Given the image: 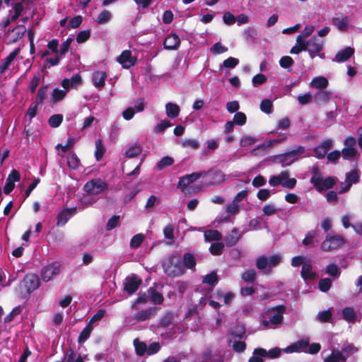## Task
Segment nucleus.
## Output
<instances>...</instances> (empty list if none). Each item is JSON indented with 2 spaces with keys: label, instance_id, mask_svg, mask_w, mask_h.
Wrapping results in <instances>:
<instances>
[{
  "label": "nucleus",
  "instance_id": "nucleus-18",
  "mask_svg": "<svg viewBox=\"0 0 362 362\" xmlns=\"http://www.w3.org/2000/svg\"><path fill=\"white\" fill-rule=\"evenodd\" d=\"M173 320V315L170 313H167L164 314L161 318L160 319L156 329L155 332L157 334H160L161 336L163 335V329L169 327L171 325Z\"/></svg>",
  "mask_w": 362,
  "mask_h": 362
},
{
  "label": "nucleus",
  "instance_id": "nucleus-29",
  "mask_svg": "<svg viewBox=\"0 0 362 362\" xmlns=\"http://www.w3.org/2000/svg\"><path fill=\"white\" fill-rule=\"evenodd\" d=\"M11 32L13 33V38L11 40V43H15L21 39L26 33V28L23 25H18L13 28Z\"/></svg>",
  "mask_w": 362,
  "mask_h": 362
},
{
  "label": "nucleus",
  "instance_id": "nucleus-14",
  "mask_svg": "<svg viewBox=\"0 0 362 362\" xmlns=\"http://www.w3.org/2000/svg\"><path fill=\"white\" fill-rule=\"evenodd\" d=\"M308 347V339L298 340L283 349L284 353L307 352Z\"/></svg>",
  "mask_w": 362,
  "mask_h": 362
},
{
  "label": "nucleus",
  "instance_id": "nucleus-42",
  "mask_svg": "<svg viewBox=\"0 0 362 362\" xmlns=\"http://www.w3.org/2000/svg\"><path fill=\"white\" fill-rule=\"evenodd\" d=\"M204 239L206 242L218 240L221 238V233L216 230H208L204 232Z\"/></svg>",
  "mask_w": 362,
  "mask_h": 362
},
{
  "label": "nucleus",
  "instance_id": "nucleus-21",
  "mask_svg": "<svg viewBox=\"0 0 362 362\" xmlns=\"http://www.w3.org/2000/svg\"><path fill=\"white\" fill-rule=\"evenodd\" d=\"M354 54V49L351 47H345L344 49L339 51L335 55L333 61L338 63L344 62L347 61Z\"/></svg>",
  "mask_w": 362,
  "mask_h": 362
},
{
  "label": "nucleus",
  "instance_id": "nucleus-19",
  "mask_svg": "<svg viewBox=\"0 0 362 362\" xmlns=\"http://www.w3.org/2000/svg\"><path fill=\"white\" fill-rule=\"evenodd\" d=\"M341 316L344 320L349 323H354L361 320V317H358L354 309L351 307L344 308L341 311Z\"/></svg>",
  "mask_w": 362,
  "mask_h": 362
},
{
  "label": "nucleus",
  "instance_id": "nucleus-41",
  "mask_svg": "<svg viewBox=\"0 0 362 362\" xmlns=\"http://www.w3.org/2000/svg\"><path fill=\"white\" fill-rule=\"evenodd\" d=\"M311 84L316 88L323 89L328 86V80L325 77L318 76L313 79Z\"/></svg>",
  "mask_w": 362,
  "mask_h": 362
},
{
  "label": "nucleus",
  "instance_id": "nucleus-63",
  "mask_svg": "<svg viewBox=\"0 0 362 362\" xmlns=\"http://www.w3.org/2000/svg\"><path fill=\"white\" fill-rule=\"evenodd\" d=\"M90 37V31L89 30L80 31L76 36V42L83 43L87 41Z\"/></svg>",
  "mask_w": 362,
  "mask_h": 362
},
{
  "label": "nucleus",
  "instance_id": "nucleus-25",
  "mask_svg": "<svg viewBox=\"0 0 362 362\" xmlns=\"http://www.w3.org/2000/svg\"><path fill=\"white\" fill-rule=\"evenodd\" d=\"M243 234V231H240L238 228H233L226 237V244L228 247L234 245Z\"/></svg>",
  "mask_w": 362,
  "mask_h": 362
},
{
  "label": "nucleus",
  "instance_id": "nucleus-12",
  "mask_svg": "<svg viewBox=\"0 0 362 362\" xmlns=\"http://www.w3.org/2000/svg\"><path fill=\"white\" fill-rule=\"evenodd\" d=\"M141 280L135 275L127 276L124 281V291L129 295H132L139 288Z\"/></svg>",
  "mask_w": 362,
  "mask_h": 362
},
{
  "label": "nucleus",
  "instance_id": "nucleus-53",
  "mask_svg": "<svg viewBox=\"0 0 362 362\" xmlns=\"http://www.w3.org/2000/svg\"><path fill=\"white\" fill-rule=\"evenodd\" d=\"M228 51V47L222 45L219 42H216L211 48L210 52L214 54H221Z\"/></svg>",
  "mask_w": 362,
  "mask_h": 362
},
{
  "label": "nucleus",
  "instance_id": "nucleus-20",
  "mask_svg": "<svg viewBox=\"0 0 362 362\" xmlns=\"http://www.w3.org/2000/svg\"><path fill=\"white\" fill-rule=\"evenodd\" d=\"M107 74L103 71H97L93 74V83L99 90L102 89L105 85Z\"/></svg>",
  "mask_w": 362,
  "mask_h": 362
},
{
  "label": "nucleus",
  "instance_id": "nucleus-3",
  "mask_svg": "<svg viewBox=\"0 0 362 362\" xmlns=\"http://www.w3.org/2000/svg\"><path fill=\"white\" fill-rule=\"evenodd\" d=\"M282 256L279 254L270 257L262 255L256 260V266L264 274H269L273 267H276L281 261Z\"/></svg>",
  "mask_w": 362,
  "mask_h": 362
},
{
  "label": "nucleus",
  "instance_id": "nucleus-6",
  "mask_svg": "<svg viewBox=\"0 0 362 362\" xmlns=\"http://www.w3.org/2000/svg\"><path fill=\"white\" fill-rule=\"evenodd\" d=\"M304 152L305 148L299 146L296 149L276 156L275 160L284 167L288 166L297 160Z\"/></svg>",
  "mask_w": 362,
  "mask_h": 362
},
{
  "label": "nucleus",
  "instance_id": "nucleus-8",
  "mask_svg": "<svg viewBox=\"0 0 362 362\" xmlns=\"http://www.w3.org/2000/svg\"><path fill=\"white\" fill-rule=\"evenodd\" d=\"M108 187L107 183L101 179H93L87 182L83 187L84 191L88 194H99Z\"/></svg>",
  "mask_w": 362,
  "mask_h": 362
},
{
  "label": "nucleus",
  "instance_id": "nucleus-34",
  "mask_svg": "<svg viewBox=\"0 0 362 362\" xmlns=\"http://www.w3.org/2000/svg\"><path fill=\"white\" fill-rule=\"evenodd\" d=\"M184 265V268L193 269L196 266V260L194 255L192 253L187 252L183 255V259L182 260Z\"/></svg>",
  "mask_w": 362,
  "mask_h": 362
},
{
  "label": "nucleus",
  "instance_id": "nucleus-5",
  "mask_svg": "<svg viewBox=\"0 0 362 362\" xmlns=\"http://www.w3.org/2000/svg\"><path fill=\"white\" fill-rule=\"evenodd\" d=\"M163 267L165 274L169 276H179L185 272L182 260L174 255L168 257L164 262Z\"/></svg>",
  "mask_w": 362,
  "mask_h": 362
},
{
  "label": "nucleus",
  "instance_id": "nucleus-2",
  "mask_svg": "<svg viewBox=\"0 0 362 362\" xmlns=\"http://www.w3.org/2000/svg\"><path fill=\"white\" fill-rule=\"evenodd\" d=\"M313 176L310 182L319 192L332 189L336 184V178L334 177H327L323 179L317 168L313 169Z\"/></svg>",
  "mask_w": 362,
  "mask_h": 362
},
{
  "label": "nucleus",
  "instance_id": "nucleus-44",
  "mask_svg": "<svg viewBox=\"0 0 362 362\" xmlns=\"http://www.w3.org/2000/svg\"><path fill=\"white\" fill-rule=\"evenodd\" d=\"M105 149L103 144V141L101 139H98L95 141V159L99 161L102 159L104 156Z\"/></svg>",
  "mask_w": 362,
  "mask_h": 362
},
{
  "label": "nucleus",
  "instance_id": "nucleus-17",
  "mask_svg": "<svg viewBox=\"0 0 362 362\" xmlns=\"http://www.w3.org/2000/svg\"><path fill=\"white\" fill-rule=\"evenodd\" d=\"M180 45V37L175 33H171L170 35H168L163 42V47L165 49L175 50L178 49Z\"/></svg>",
  "mask_w": 362,
  "mask_h": 362
},
{
  "label": "nucleus",
  "instance_id": "nucleus-37",
  "mask_svg": "<svg viewBox=\"0 0 362 362\" xmlns=\"http://www.w3.org/2000/svg\"><path fill=\"white\" fill-rule=\"evenodd\" d=\"M93 327L90 325H87L85 328L81 331L80 333L78 338V342L79 344H83L90 337L92 331H93Z\"/></svg>",
  "mask_w": 362,
  "mask_h": 362
},
{
  "label": "nucleus",
  "instance_id": "nucleus-43",
  "mask_svg": "<svg viewBox=\"0 0 362 362\" xmlns=\"http://www.w3.org/2000/svg\"><path fill=\"white\" fill-rule=\"evenodd\" d=\"M142 148L140 145L136 144L129 146L125 153L127 158H134L141 153Z\"/></svg>",
  "mask_w": 362,
  "mask_h": 362
},
{
  "label": "nucleus",
  "instance_id": "nucleus-10",
  "mask_svg": "<svg viewBox=\"0 0 362 362\" xmlns=\"http://www.w3.org/2000/svg\"><path fill=\"white\" fill-rule=\"evenodd\" d=\"M344 243V240L340 235H327L325 240L322 243L321 249L323 251L336 250Z\"/></svg>",
  "mask_w": 362,
  "mask_h": 362
},
{
  "label": "nucleus",
  "instance_id": "nucleus-49",
  "mask_svg": "<svg viewBox=\"0 0 362 362\" xmlns=\"http://www.w3.org/2000/svg\"><path fill=\"white\" fill-rule=\"evenodd\" d=\"M63 121V115L61 114H56L52 115L49 120V124L51 127L57 128L60 126Z\"/></svg>",
  "mask_w": 362,
  "mask_h": 362
},
{
  "label": "nucleus",
  "instance_id": "nucleus-1",
  "mask_svg": "<svg viewBox=\"0 0 362 362\" xmlns=\"http://www.w3.org/2000/svg\"><path fill=\"white\" fill-rule=\"evenodd\" d=\"M286 308L284 305H279L266 308L262 313L261 326L265 329H276L283 321Z\"/></svg>",
  "mask_w": 362,
  "mask_h": 362
},
{
  "label": "nucleus",
  "instance_id": "nucleus-36",
  "mask_svg": "<svg viewBox=\"0 0 362 362\" xmlns=\"http://www.w3.org/2000/svg\"><path fill=\"white\" fill-rule=\"evenodd\" d=\"M319 242V238L317 233V230H311L305 235L303 240V244L305 245H314L315 243Z\"/></svg>",
  "mask_w": 362,
  "mask_h": 362
},
{
  "label": "nucleus",
  "instance_id": "nucleus-55",
  "mask_svg": "<svg viewBox=\"0 0 362 362\" xmlns=\"http://www.w3.org/2000/svg\"><path fill=\"white\" fill-rule=\"evenodd\" d=\"M211 170L206 172V171H202V172H197L193 173L189 175H186L185 177L189 181V182L191 184L194 182V181L197 180L198 179L206 175L209 173H210Z\"/></svg>",
  "mask_w": 362,
  "mask_h": 362
},
{
  "label": "nucleus",
  "instance_id": "nucleus-61",
  "mask_svg": "<svg viewBox=\"0 0 362 362\" xmlns=\"http://www.w3.org/2000/svg\"><path fill=\"white\" fill-rule=\"evenodd\" d=\"M111 13L110 11L105 10L102 11L97 18V23L104 24L107 23L110 20Z\"/></svg>",
  "mask_w": 362,
  "mask_h": 362
},
{
  "label": "nucleus",
  "instance_id": "nucleus-54",
  "mask_svg": "<svg viewBox=\"0 0 362 362\" xmlns=\"http://www.w3.org/2000/svg\"><path fill=\"white\" fill-rule=\"evenodd\" d=\"M247 121V117L246 115L244 112H237L234 117L233 122L236 125L242 126L244 125L246 123Z\"/></svg>",
  "mask_w": 362,
  "mask_h": 362
},
{
  "label": "nucleus",
  "instance_id": "nucleus-33",
  "mask_svg": "<svg viewBox=\"0 0 362 362\" xmlns=\"http://www.w3.org/2000/svg\"><path fill=\"white\" fill-rule=\"evenodd\" d=\"M267 356V351L262 348L255 349L248 362H264L263 358Z\"/></svg>",
  "mask_w": 362,
  "mask_h": 362
},
{
  "label": "nucleus",
  "instance_id": "nucleus-28",
  "mask_svg": "<svg viewBox=\"0 0 362 362\" xmlns=\"http://www.w3.org/2000/svg\"><path fill=\"white\" fill-rule=\"evenodd\" d=\"M289 177V173L287 170L281 172L279 175L272 176L269 180V183L272 187H276L279 185H282L283 180H286Z\"/></svg>",
  "mask_w": 362,
  "mask_h": 362
},
{
  "label": "nucleus",
  "instance_id": "nucleus-24",
  "mask_svg": "<svg viewBox=\"0 0 362 362\" xmlns=\"http://www.w3.org/2000/svg\"><path fill=\"white\" fill-rule=\"evenodd\" d=\"M76 209H66L62 211L57 216V225H64L76 214Z\"/></svg>",
  "mask_w": 362,
  "mask_h": 362
},
{
  "label": "nucleus",
  "instance_id": "nucleus-48",
  "mask_svg": "<svg viewBox=\"0 0 362 362\" xmlns=\"http://www.w3.org/2000/svg\"><path fill=\"white\" fill-rule=\"evenodd\" d=\"M332 314L329 309L320 312L317 316L316 320L320 322H327L332 319Z\"/></svg>",
  "mask_w": 362,
  "mask_h": 362
},
{
  "label": "nucleus",
  "instance_id": "nucleus-46",
  "mask_svg": "<svg viewBox=\"0 0 362 362\" xmlns=\"http://www.w3.org/2000/svg\"><path fill=\"white\" fill-rule=\"evenodd\" d=\"M343 158L345 160H351L356 156L357 151L355 148L344 147L341 151Z\"/></svg>",
  "mask_w": 362,
  "mask_h": 362
},
{
  "label": "nucleus",
  "instance_id": "nucleus-11",
  "mask_svg": "<svg viewBox=\"0 0 362 362\" xmlns=\"http://www.w3.org/2000/svg\"><path fill=\"white\" fill-rule=\"evenodd\" d=\"M117 61L124 69H128L136 64L137 57L132 56L130 50L126 49L122 52Z\"/></svg>",
  "mask_w": 362,
  "mask_h": 362
},
{
  "label": "nucleus",
  "instance_id": "nucleus-31",
  "mask_svg": "<svg viewBox=\"0 0 362 362\" xmlns=\"http://www.w3.org/2000/svg\"><path fill=\"white\" fill-rule=\"evenodd\" d=\"M166 115L170 118H175L177 117L180 112L179 105L172 103H168L165 105Z\"/></svg>",
  "mask_w": 362,
  "mask_h": 362
},
{
  "label": "nucleus",
  "instance_id": "nucleus-60",
  "mask_svg": "<svg viewBox=\"0 0 362 362\" xmlns=\"http://www.w3.org/2000/svg\"><path fill=\"white\" fill-rule=\"evenodd\" d=\"M293 63L294 61L290 56H284L279 60V65L283 69L290 68Z\"/></svg>",
  "mask_w": 362,
  "mask_h": 362
},
{
  "label": "nucleus",
  "instance_id": "nucleus-13",
  "mask_svg": "<svg viewBox=\"0 0 362 362\" xmlns=\"http://www.w3.org/2000/svg\"><path fill=\"white\" fill-rule=\"evenodd\" d=\"M40 286V279L37 275L30 274H27L21 284V286L25 287L28 293H31L36 290Z\"/></svg>",
  "mask_w": 362,
  "mask_h": 362
},
{
  "label": "nucleus",
  "instance_id": "nucleus-39",
  "mask_svg": "<svg viewBox=\"0 0 362 362\" xmlns=\"http://www.w3.org/2000/svg\"><path fill=\"white\" fill-rule=\"evenodd\" d=\"M359 180V174L357 170H352L350 172L346 173L345 182L347 184H350L352 186L353 184H356Z\"/></svg>",
  "mask_w": 362,
  "mask_h": 362
},
{
  "label": "nucleus",
  "instance_id": "nucleus-45",
  "mask_svg": "<svg viewBox=\"0 0 362 362\" xmlns=\"http://www.w3.org/2000/svg\"><path fill=\"white\" fill-rule=\"evenodd\" d=\"M174 163V159L170 156H165L162 158L156 164L158 170H160L165 167L170 166Z\"/></svg>",
  "mask_w": 362,
  "mask_h": 362
},
{
  "label": "nucleus",
  "instance_id": "nucleus-50",
  "mask_svg": "<svg viewBox=\"0 0 362 362\" xmlns=\"http://www.w3.org/2000/svg\"><path fill=\"white\" fill-rule=\"evenodd\" d=\"M329 99V94L325 90H320L315 95V101L317 103H325Z\"/></svg>",
  "mask_w": 362,
  "mask_h": 362
},
{
  "label": "nucleus",
  "instance_id": "nucleus-7",
  "mask_svg": "<svg viewBox=\"0 0 362 362\" xmlns=\"http://www.w3.org/2000/svg\"><path fill=\"white\" fill-rule=\"evenodd\" d=\"M308 51L309 56L311 59H314L318 56L320 59L325 58V54L322 52L324 45L322 40L314 36L308 40Z\"/></svg>",
  "mask_w": 362,
  "mask_h": 362
},
{
  "label": "nucleus",
  "instance_id": "nucleus-62",
  "mask_svg": "<svg viewBox=\"0 0 362 362\" xmlns=\"http://www.w3.org/2000/svg\"><path fill=\"white\" fill-rule=\"evenodd\" d=\"M223 247V243H214L211 245L209 250L212 255H219L221 254Z\"/></svg>",
  "mask_w": 362,
  "mask_h": 362
},
{
  "label": "nucleus",
  "instance_id": "nucleus-56",
  "mask_svg": "<svg viewBox=\"0 0 362 362\" xmlns=\"http://www.w3.org/2000/svg\"><path fill=\"white\" fill-rule=\"evenodd\" d=\"M256 278V272L255 269H250L245 271L242 274V279L245 282L252 283L255 280Z\"/></svg>",
  "mask_w": 362,
  "mask_h": 362
},
{
  "label": "nucleus",
  "instance_id": "nucleus-4",
  "mask_svg": "<svg viewBox=\"0 0 362 362\" xmlns=\"http://www.w3.org/2000/svg\"><path fill=\"white\" fill-rule=\"evenodd\" d=\"M282 256L279 254L270 257L262 255L256 260V266L264 274H269L273 267H276L281 261Z\"/></svg>",
  "mask_w": 362,
  "mask_h": 362
},
{
  "label": "nucleus",
  "instance_id": "nucleus-27",
  "mask_svg": "<svg viewBox=\"0 0 362 362\" xmlns=\"http://www.w3.org/2000/svg\"><path fill=\"white\" fill-rule=\"evenodd\" d=\"M332 24L340 31H346L348 28L349 19L348 16H344L341 18L334 17L332 19Z\"/></svg>",
  "mask_w": 362,
  "mask_h": 362
},
{
  "label": "nucleus",
  "instance_id": "nucleus-26",
  "mask_svg": "<svg viewBox=\"0 0 362 362\" xmlns=\"http://www.w3.org/2000/svg\"><path fill=\"white\" fill-rule=\"evenodd\" d=\"M20 52V48H16L11 52L5 59H4L1 65L0 66V74H2L8 69L13 61Z\"/></svg>",
  "mask_w": 362,
  "mask_h": 362
},
{
  "label": "nucleus",
  "instance_id": "nucleus-59",
  "mask_svg": "<svg viewBox=\"0 0 362 362\" xmlns=\"http://www.w3.org/2000/svg\"><path fill=\"white\" fill-rule=\"evenodd\" d=\"M40 74L39 72L34 74L33 79L31 80L29 89L32 93H35L37 87L40 84Z\"/></svg>",
  "mask_w": 362,
  "mask_h": 362
},
{
  "label": "nucleus",
  "instance_id": "nucleus-35",
  "mask_svg": "<svg viewBox=\"0 0 362 362\" xmlns=\"http://www.w3.org/2000/svg\"><path fill=\"white\" fill-rule=\"evenodd\" d=\"M67 164L68 166L73 169L76 170L78 168L80 164V160L77 156V155L74 152H70L68 153L67 157Z\"/></svg>",
  "mask_w": 362,
  "mask_h": 362
},
{
  "label": "nucleus",
  "instance_id": "nucleus-38",
  "mask_svg": "<svg viewBox=\"0 0 362 362\" xmlns=\"http://www.w3.org/2000/svg\"><path fill=\"white\" fill-rule=\"evenodd\" d=\"M136 353L138 356H142L146 353L147 345L139 339H134L133 341Z\"/></svg>",
  "mask_w": 362,
  "mask_h": 362
},
{
  "label": "nucleus",
  "instance_id": "nucleus-57",
  "mask_svg": "<svg viewBox=\"0 0 362 362\" xmlns=\"http://www.w3.org/2000/svg\"><path fill=\"white\" fill-rule=\"evenodd\" d=\"M273 104L269 99H264L260 103V110L264 113L269 114L272 111Z\"/></svg>",
  "mask_w": 362,
  "mask_h": 362
},
{
  "label": "nucleus",
  "instance_id": "nucleus-52",
  "mask_svg": "<svg viewBox=\"0 0 362 362\" xmlns=\"http://www.w3.org/2000/svg\"><path fill=\"white\" fill-rule=\"evenodd\" d=\"M47 90V85H43L42 86H41L37 90L36 100L35 102H36L38 104H42L44 100L46 98Z\"/></svg>",
  "mask_w": 362,
  "mask_h": 362
},
{
  "label": "nucleus",
  "instance_id": "nucleus-51",
  "mask_svg": "<svg viewBox=\"0 0 362 362\" xmlns=\"http://www.w3.org/2000/svg\"><path fill=\"white\" fill-rule=\"evenodd\" d=\"M66 91H64L63 90H60L57 88H54L53 90L52 95V100L53 103H57V102L62 100L64 98V97L66 96Z\"/></svg>",
  "mask_w": 362,
  "mask_h": 362
},
{
  "label": "nucleus",
  "instance_id": "nucleus-16",
  "mask_svg": "<svg viewBox=\"0 0 362 362\" xmlns=\"http://www.w3.org/2000/svg\"><path fill=\"white\" fill-rule=\"evenodd\" d=\"M332 146V141L331 139L324 141L321 144L313 149L315 157L318 159L324 158L327 155V152Z\"/></svg>",
  "mask_w": 362,
  "mask_h": 362
},
{
  "label": "nucleus",
  "instance_id": "nucleus-30",
  "mask_svg": "<svg viewBox=\"0 0 362 362\" xmlns=\"http://www.w3.org/2000/svg\"><path fill=\"white\" fill-rule=\"evenodd\" d=\"M346 357L338 349H334L330 356L324 359V362H344Z\"/></svg>",
  "mask_w": 362,
  "mask_h": 362
},
{
  "label": "nucleus",
  "instance_id": "nucleus-32",
  "mask_svg": "<svg viewBox=\"0 0 362 362\" xmlns=\"http://www.w3.org/2000/svg\"><path fill=\"white\" fill-rule=\"evenodd\" d=\"M150 300L156 305H160L163 301V295L153 288H150L148 291Z\"/></svg>",
  "mask_w": 362,
  "mask_h": 362
},
{
  "label": "nucleus",
  "instance_id": "nucleus-40",
  "mask_svg": "<svg viewBox=\"0 0 362 362\" xmlns=\"http://www.w3.org/2000/svg\"><path fill=\"white\" fill-rule=\"evenodd\" d=\"M315 273L312 270V267L309 264H303L301 270V276L305 279H312L315 278Z\"/></svg>",
  "mask_w": 362,
  "mask_h": 362
},
{
  "label": "nucleus",
  "instance_id": "nucleus-58",
  "mask_svg": "<svg viewBox=\"0 0 362 362\" xmlns=\"http://www.w3.org/2000/svg\"><path fill=\"white\" fill-rule=\"evenodd\" d=\"M14 14L11 16V21H16L21 15L23 11V6L22 2H18L13 5Z\"/></svg>",
  "mask_w": 362,
  "mask_h": 362
},
{
  "label": "nucleus",
  "instance_id": "nucleus-9",
  "mask_svg": "<svg viewBox=\"0 0 362 362\" xmlns=\"http://www.w3.org/2000/svg\"><path fill=\"white\" fill-rule=\"evenodd\" d=\"M61 270V264L58 262H54L43 267L41 269L42 279L48 282L54 277L58 275Z\"/></svg>",
  "mask_w": 362,
  "mask_h": 362
},
{
  "label": "nucleus",
  "instance_id": "nucleus-64",
  "mask_svg": "<svg viewBox=\"0 0 362 362\" xmlns=\"http://www.w3.org/2000/svg\"><path fill=\"white\" fill-rule=\"evenodd\" d=\"M76 354L73 349H69L64 354L63 357V362H75Z\"/></svg>",
  "mask_w": 362,
  "mask_h": 362
},
{
  "label": "nucleus",
  "instance_id": "nucleus-47",
  "mask_svg": "<svg viewBox=\"0 0 362 362\" xmlns=\"http://www.w3.org/2000/svg\"><path fill=\"white\" fill-rule=\"evenodd\" d=\"M202 282L210 286H214L218 283V276L215 272H211L210 274L205 275L203 277Z\"/></svg>",
  "mask_w": 362,
  "mask_h": 362
},
{
  "label": "nucleus",
  "instance_id": "nucleus-22",
  "mask_svg": "<svg viewBox=\"0 0 362 362\" xmlns=\"http://www.w3.org/2000/svg\"><path fill=\"white\" fill-rule=\"evenodd\" d=\"M308 47V41H305L302 35L296 37V44L290 50V54H298L303 51H306Z\"/></svg>",
  "mask_w": 362,
  "mask_h": 362
},
{
  "label": "nucleus",
  "instance_id": "nucleus-15",
  "mask_svg": "<svg viewBox=\"0 0 362 362\" xmlns=\"http://www.w3.org/2000/svg\"><path fill=\"white\" fill-rule=\"evenodd\" d=\"M157 308L156 307L148 308L141 310L132 316V320L141 322L149 319L151 316H154L156 313Z\"/></svg>",
  "mask_w": 362,
  "mask_h": 362
},
{
  "label": "nucleus",
  "instance_id": "nucleus-23",
  "mask_svg": "<svg viewBox=\"0 0 362 362\" xmlns=\"http://www.w3.org/2000/svg\"><path fill=\"white\" fill-rule=\"evenodd\" d=\"M234 294L230 291L224 293L221 291H217L214 293V298L215 299L223 302V304L228 307L230 305L231 302L234 299Z\"/></svg>",
  "mask_w": 362,
  "mask_h": 362
}]
</instances>
